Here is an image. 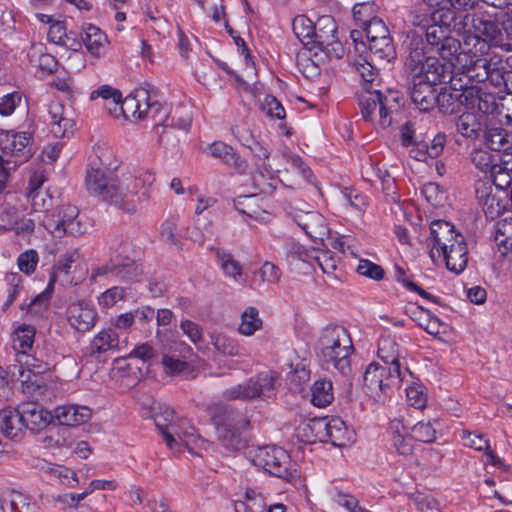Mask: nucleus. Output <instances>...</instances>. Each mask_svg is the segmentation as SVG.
<instances>
[{
	"label": "nucleus",
	"mask_w": 512,
	"mask_h": 512,
	"mask_svg": "<svg viewBox=\"0 0 512 512\" xmlns=\"http://www.w3.org/2000/svg\"><path fill=\"white\" fill-rule=\"evenodd\" d=\"M319 347L322 365L327 370L334 369L343 377L351 375L354 347L346 328L339 325L325 327L319 338Z\"/></svg>",
	"instance_id": "1"
},
{
	"label": "nucleus",
	"mask_w": 512,
	"mask_h": 512,
	"mask_svg": "<svg viewBox=\"0 0 512 512\" xmlns=\"http://www.w3.org/2000/svg\"><path fill=\"white\" fill-rule=\"evenodd\" d=\"M293 32L303 47L297 54L298 62L309 61L310 64H322L341 58L344 49L340 42L330 44L331 48L324 47L322 36L317 34L313 22L304 15L294 18Z\"/></svg>",
	"instance_id": "2"
},
{
	"label": "nucleus",
	"mask_w": 512,
	"mask_h": 512,
	"mask_svg": "<svg viewBox=\"0 0 512 512\" xmlns=\"http://www.w3.org/2000/svg\"><path fill=\"white\" fill-rule=\"evenodd\" d=\"M155 180V174L149 170H137L133 173L123 174L115 207L125 213L134 214L138 204L149 201Z\"/></svg>",
	"instance_id": "3"
},
{
	"label": "nucleus",
	"mask_w": 512,
	"mask_h": 512,
	"mask_svg": "<svg viewBox=\"0 0 512 512\" xmlns=\"http://www.w3.org/2000/svg\"><path fill=\"white\" fill-rule=\"evenodd\" d=\"M411 100L422 112L430 111L436 105L434 86L449 83L447 66H414Z\"/></svg>",
	"instance_id": "4"
},
{
	"label": "nucleus",
	"mask_w": 512,
	"mask_h": 512,
	"mask_svg": "<svg viewBox=\"0 0 512 512\" xmlns=\"http://www.w3.org/2000/svg\"><path fill=\"white\" fill-rule=\"evenodd\" d=\"M255 466L288 483L296 485L300 482V472L296 463L283 448L276 445L258 447L252 456Z\"/></svg>",
	"instance_id": "5"
},
{
	"label": "nucleus",
	"mask_w": 512,
	"mask_h": 512,
	"mask_svg": "<svg viewBox=\"0 0 512 512\" xmlns=\"http://www.w3.org/2000/svg\"><path fill=\"white\" fill-rule=\"evenodd\" d=\"M403 375L395 370H389L378 363H370L363 374V386L367 395L375 401H383L393 387L398 386Z\"/></svg>",
	"instance_id": "6"
},
{
	"label": "nucleus",
	"mask_w": 512,
	"mask_h": 512,
	"mask_svg": "<svg viewBox=\"0 0 512 512\" xmlns=\"http://www.w3.org/2000/svg\"><path fill=\"white\" fill-rule=\"evenodd\" d=\"M278 376L274 372H261L246 382L226 389L223 396L227 400H252L270 397L275 390Z\"/></svg>",
	"instance_id": "7"
},
{
	"label": "nucleus",
	"mask_w": 512,
	"mask_h": 512,
	"mask_svg": "<svg viewBox=\"0 0 512 512\" xmlns=\"http://www.w3.org/2000/svg\"><path fill=\"white\" fill-rule=\"evenodd\" d=\"M502 41V32L494 21L482 17H473L471 34L465 37L467 53L476 57L485 54L490 45H498Z\"/></svg>",
	"instance_id": "8"
},
{
	"label": "nucleus",
	"mask_w": 512,
	"mask_h": 512,
	"mask_svg": "<svg viewBox=\"0 0 512 512\" xmlns=\"http://www.w3.org/2000/svg\"><path fill=\"white\" fill-rule=\"evenodd\" d=\"M27 206L17 198L0 204V233L13 232L16 236L26 237L34 233L33 220L27 216Z\"/></svg>",
	"instance_id": "9"
},
{
	"label": "nucleus",
	"mask_w": 512,
	"mask_h": 512,
	"mask_svg": "<svg viewBox=\"0 0 512 512\" xmlns=\"http://www.w3.org/2000/svg\"><path fill=\"white\" fill-rule=\"evenodd\" d=\"M362 118L376 128L385 129L392 122L390 100L379 90L366 92L358 99Z\"/></svg>",
	"instance_id": "10"
},
{
	"label": "nucleus",
	"mask_w": 512,
	"mask_h": 512,
	"mask_svg": "<svg viewBox=\"0 0 512 512\" xmlns=\"http://www.w3.org/2000/svg\"><path fill=\"white\" fill-rule=\"evenodd\" d=\"M129 248L128 243H121V251L117 252L111 257L110 262L95 270L93 276L106 275L122 282H137L140 280L143 269L141 264L128 256H123V253Z\"/></svg>",
	"instance_id": "11"
},
{
	"label": "nucleus",
	"mask_w": 512,
	"mask_h": 512,
	"mask_svg": "<svg viewBox=\"0 0 512 512\" xmlns=\"http://www.w3.org/2000/svg\"><path fill=\"white\" fill-rule=\"evenodd\" d=\"M85 184L89 193L115 206V200H118L120 179L111 170L101 167L89 168Z\"/></svg>",
	"instance_id": "12"
},
{
	"label": "nucleus",
	"mask_w": 512,
	"mask_h": 512,
	"mask_svg": "<svg viewBox=\"0 0 512 512\" xmlns=\"http://www.w3.org/2000/svg\"><path fill=\"white\" fill-rule=\"evenodd\" d=\"M117 110L126 120H142L154 117L160 110V104L152 101L146 88H136L124 99L121 98Z\"/></svg>",
	"instance_id": "13"
},
{
	"label": "nucleus",
	"mask_w": 512,
	"mask_h": 512,
	"mask_svg": "<svg viewBox=\"0 0 512 512\" xmlns=\"http://www.w3.org/2000/svg\"><path fill=\"white\" fill-rule=\"evenodd\" d=\"M249 427L248 419L239 412H230L217 426V435L221 443L231 450L245 446V432Z\"/></svg>",
	"instance_id": "14"
},
{
	"label": "nucleus",
	"mask_w": 512,
	"mask_h": 512,
	"mask_svg": "<svg viewBox=\"0 0 512 512\" xmlns=\"http://www.w3.org/2000/svg\"><path fill=\"white\" fill-rule=\"evenodd\" d=\"M491 66H447L448 81L455 91L473 88L477 84L486 86Z\"/></svg>",
	"instance_id": "15"
},
{
	"label": "nucleus",
	"mask_w": 512,
	"mask_h": 512,
	"mask_svg": "<svg viewBox=\"0 0 512 512\" xmlns=\"http://www.w3.org/2000/svg\"><path fill=\"white\" fill-rule=\"evenodd\" d=\"M464 236L455 230L454 225L445 220H434L430 225V240L432 248L430 256L434 260L440 258L457 241H462Z\"/></svg>",
	"instance_id": "16"
},
{
	"label": "nucleus",
	"mask_w": 512,
	"mask_h": 512,
	"mask_svg": "<svg viewBox=\"0 0 512 512\" xmlns=\"http://www.w3.org/2000/svg\"><path fill=\"white\" fill-rule=\"evenodd\" d=\"M143 416L153 418L169 449H177L178 442L171 430L177 424L178 418L176 419L175 411L169 405L154 401Z\"/></svg>",
	"instance_id": "17"
},
{
	"label": "nucleus",
	"mask_w": 512,
	"mask_h": 512,
	"mask_svg": "<svg viewBox=\"0 0 512 512\" xmlns=\"http://www.w3.org/2000/svg\"><path fill=\"white\" fill-rule=\"evenodd\" d=\"M48 368V364L42 359L37 358L30 352H26L18 353L14 363L8 366V371L12 379L25 384L29 382L33 383L32 378L44 373Z\"/></svg>",
	"instance_id": "18"
},
{
	"label": "nucleus",
	"mask_w": 512,
	"mask_h": 512,
	"mask_svg": "<svg viewBox=\"0 0 512 512\" xmlns=\"http://www.w3.org/2000/svg\"><path fill=\"white\" fill-rule=\"evenodd\" d=\"M1 146L4 153L15 157V163H22L33 154L32 134L26 131H7L1 139Z\"/></svg>",
	"instance_id": "19"
},
{
	"label": "nucleus",
	"mask_w": 512,
	"mask_h": 512,
	"mask_svg": "<svg viewBox=\"0 0 512 512\" xmlns=\"http://www.w3.org/2000/svg\"><path fill=\"white\" fill-rule=\"evenodd\" d=\"M95 308L85 301L71 303L66 309V319L72 329L85 333L90 331L97 322Z\"/></svg>",
	"instance_id": "20"
},
{
	"label": "nucleus",
	"mask_w": 512,
	"mask_h": 512,
	"mask_svg": "<svg viewBox=\"0 0 512 512\" xmlns=\"http://www.w3.org/2000/svg\"><path fill=\"white\" fill-rule=\"evenodd\" d=\"M24 428L37 434L52 421L53 415L36 403H26L20 407Z\"/></svg>",
	"instance_id": "21"
},
{
	"label": "nucleus",
	"mask_w": 512,
	"mask_h": 512,
	"mask_svg": "<svg viewBox=\"0 0 512 512\" xmlns=\"http://www.w3.org/2000/svg\"><path fill=\"white\" fill-rule=\"evenodd\" d=\"M324 426L322 442H329L336 447H346L354 442V432L340 418H324Z\"/></svg>",
	"instance_id": "22"
},
{
	"label": "nucleus",
	"mask_w": 512,
	"mask_h": 512,
	"mask_svg": "<svg viewBox=\"0 0 512 512\" xmlns=\"http://www.w3.org/2000/svg\"><path fill=\"white\" fill-rule=\"evenodd\" d=\"M26 294L24 280L21 275L16 272L5 274L4 284L0 290L3 311H7L16 300L26 297Z\"/></svg>",
	"instance_id": "23"
},
{
	"label": "nucleus",
	"mask_w": 512,
	"mask_h": 512,
	"mask_svg": "<svg viewBox=\"0 0 512 512\" xmlns=\"http://www.w3.org/2000/svg\"><path fill=\"white\" fill-rule=\"evenodd\" d=\"M92 416V410L88 406L67 404L54 410V417L63 427L78 426L86 423Z\"/></svg>",
	"instance_id": "24"
},
{
	"label": "nucleus",
	"mask_w": 512,
	"mask_h": 512,
	"mask_svg": "<svg viewBox=\"0 0 512 512\" xmlns=\"http://www.w3.org/2000/svg\"><path fill=\"white\" fill-rule=\"evenodd\" d=\"M51 132L57 138L68 137L73 134L75 122L65 115V106L59 102H52L48 108Z\"/></svg>",
	"instance_id": "25"
},
{
	"label": "nucleus",
	"mask_w": 512,
	"mask_h": 512,
	"mask_svg": "<svg viewBox=\"0 0 512 512\" xmlns=\"http://www.w3.org/2000/svg\"><path fill=\"white\" fill-rule=\"evenodd\" d=\"M476 196L487 218L495 219L503 211L500 200L493 195V188L489 181H478L475 186Z\"/></svg>",
	"instance_id": "26"
},
{
	"label": "nucleus",
	"mask_w": 512,
	"mask_h": 512,
	"mask_svg": "<svg viewBox=\"0 0 512 512\" xmlns=\"http://www.w3.org/2000/svg\"><path fill=\"white\" fill-rule=\"evenodd\" d=\"M377 354L389 370H395L397 367V373L403 375L401 360L404 358L398 343L393 338L389 336L381 337L378 342Z\"/></svg>",
	"instance_id": "27"
},
{
	"label": "nucleus",
	"mask_w": 512,
	"mask_h": 512,
	"mask_svg": "<svg viewBox=\"0 0 512 512\" xmlns=\"http://www.w3.org/2000/svg\"><path fill=\"white\" fill-rule=\"evenodd\" d=\"M215 256L217 264L225 277L230 278L237 284L243 285L246 283L242 265L230 252L223 249H216Z\"/></svg>",
	"instance_id": "28"
},
{
	"label": "nucleus",
	"mask_w": 512,
	"mask_h": 512,
	"mask_svg": "<svg viewBox=\"0 0 512 512\" xmlns=\"http://www.w3.org/2000/svg\"><path fill=\"white\" fill-rule=\"evenodd\" d=\"M25 202L29 203L30 208L27 209V216L29 219L33 220V227L36 228L37 220H40L39 217L49 212L52 207V197L48 194L47 191H31L26 192L24 195Z\"/></svg>",
	"instance_id": "29"
},
{
	"label": "nucleus",
	"mask_w": 512,
	"mask_h": 512,
	"mask_svg": "<svg viewBox=\"0 0 512 512\" xmlns=\"http://www.w3.org/2000/svg\"><path fill=\"white\" fill-rule=\"evenodd\" d=\"M445 261L447 269L455 274H460L464 271L468 263V249L465 238L462 241H457L451 248L447 249L446 253H442L441 257Z\"/></svg>",
	"instance_id": "30"
},
{
	"label": "nucleus",
	"mask_w": 512,
	"mask_h": 512,
	"mask_svg": "<svg viewBox=\"0 0 512 512\" xmlns=\"http://www.w3.org/2000/svg\"><path fill=\"white\" fill-rule=\"evenodd\" d=\"M36 76L39 79H46L48 84L57 89L60 92L70 94L72 79L69 75V72L63 66H55V68L45 69L44 66H41L37 71Z\"/></svg>",
	"instance_id": "31"
},
{
	"label": "nucleus",
	"mask_w": 512,
	"mask_h": 512,
	"mask_svg": "<svg viewBox=\"0 0 512 512\" xmlns=\"http://www.w3.org/2000/svg\"><path fill=\"white\" fill-rule=\"evenodd\" d=\"M293 220L311 238H318L325 229L323 216L314 211L297 212Z\"/></svg>",
	"instance_id": "32"
},
{
	"label": "nucleus",
	"mask_w": 512,
	"mask_h": 512,
	"mask_svg": "<svg viewBox=\"0 0 512 512\" xmlns=\"http://www.w3.org/2000/svg\"><path fill=\"white\" fill-rule=\"evenodd\" d=\"M463 445L476 451H485L493 465L502 464V460L490 449V442L487 436L477 431L463 430L461 432Z\"/></svg>",
	"instance_id": "33"
},
{
	"label": "nucleus",
	"mask_w": 512,
	"mask_h": 512,
	"mask_svg": "<svg viewBox=\"0 0 512 512\" xmlns=\"http://www.w3.org/2000/svg\"><path fill=\"white\" fill-rule=\"evenodd\" d=\"M483 137L485 145L491 151H503L508 154V151L512 149V135H510L504 128H487Z\"/></svg>",
	"instance_id": "34"
},
{
	"label": "nucleus",
	"mask_w": 512,
	"mask_h": 512,
	"mask_svg": "<svg viewBox=\"0 0 512 512\" xmlns=\"http://www.w3.org/2000/svg\"><path fill=\"white\" fill-rule=\"evenodd\" d=\"M324 418H314L302 421L296 428V436L304 443L322 442Z\"/></svg>",
	"instance_id": "35"
},
{
	"label": "nucleus",
	"mask_w": 512,
	"mask_h": 512,
	"mask_svg": "<svg viewBox=\"0 0 512 512\" xmlns=\"http://www.w3.org/2000/svg\"><path fill=\"white\" fill-rule=\"evenodd\" d=\"M118 346L119 336L117 332L113 329H104L93 337L89 345V351L91 355L102 354L116 350Z\"/></svg>",
	"instance_id": "36"
},
{
	"label": "nucleus",
	"mask_w": 512,
	"mask_h": 512,
	"mask_svg": "<svg viewBox=\"0 0 512 512\" xmlns=\"http://www.w3.org/2000/svg\"><path fill=\"white\" fill-rule=\"evenodd\" d=\"M369 50L371 55H373L371 61H386L390 63L396 58V51L391 43L390 35L377 38L374 42L369 43ZM363 61V64H370L368 58H364Z\"/></svg>",
	"instance_id": "37"
},
{
	"label": "nucleus",
	"mask_w": 512,
	"mask_h": 512,
	"mask_svg": "<svg viewBox=\"0 0 512 512\" xmlns=\"http://www.w3.org/2000/svg\"><path fill=\"white\" fill-rule=\"evenodd\" d=\"M35 334V328L27 324H22L14 330L12 334V348L15 352V357L18 356V353L32 351Z\"/></svg>",
	"instance_id": "38"
},
{
	"label": "nucleus",
	"mask_w": 512,
	"mask_h": 512,
	"mask_svg": "<svg viewBox=\"0 0 512 512\" xmlns=\"http://www.w3.org/2000/svg\"><path fill=\"white\" fill-rule=\"evenodd\" d=\"M50 297L46 293H40L32 298L24 297L19 309L26 317L35 319L43 317L49 308Z\"/></svg>",
	"instance_id": "39"
},
{
	"label": "nucleus",
	"mask_w": 512,
	"mask_h": 512,
	"mask_svg": "<svg viewBox=\"0 0 512 512\" xmlns=\"http://www.w3.org/2000/svg\"><path fill=\"white\" fill-rule=\"evenodd\" d=\"M267 501L259 489L247 488L244 500L235 504L236 512H266Z\"/></svg>",
	"instance_id": "40"
},
{
	"label": "nucleus",
	"mask_w": 512,
	"mask_h": 512,
	"mask_svg": "<svg viewBox=\"0 0 512 512\" xmlns=\"http://www.w3.org/2000/svg\"><path fill=\"white\" fill-rule=\"evenodd\" d=\"M24 428L20 409L4 410L0 418L1 432L10 439L20 436Z\"/></svg>",
	"instance_id": "41"
},
{
	"label": "nucleus",
	"mask_w": 512,
	"mask_h": 512,
	"mask_svg": "<svg viewBox=\"0 0 512 512\" xmlns=\"http://www.w3.org/2000/svg\"><path fill=\"white\" fill-rule=\"evenodd\" d=\"M222 67L233 78L237 88L243 91H251L252 86L257 82L258 73L256 66H240V69L237 71H234L229 66Z\"/></svg>",
	"instance_id": "42"
},
{
	"label": "nucleus",
	"mask_w": 512,
	"mask_h": 512,
	"mask_svg": "<svg viewBox=\"0 0 512 512\" xmlns=\"http://www.w3.org/2000/svg\"><path fill=\"white\" fill-rule=\"evenodd\" d=\"M262 326L263 321L259 316V311L255 307L250 306L241 313L237 330L239 334L249 337L261 330Z\"/></svg>",
	"instance_id": "43"
},
{
	"label": "nucleus",
	"mask_w": 512,
	"mask_h": 512,
	"mask_svg": "<svg viewBox=\"0 0 512 512\" xmlns=\"http://www.w3.org/2000/svg\"><path fill=\"white\" fill-rule=\"evenodd\" d=\"M84 32L85 37L83 38V41L87 50L95 56L101 55L108 43L105 34L98 27L92 24H87L84 28Z\"/></svg>",
	"instance_id": "44"
},
{
	"label": "nucleus",
	"mask_w": 512,
	"mask_h": 512,
	"mask_svg": "<svg viewBox=\"0 0 512 512\" xmlns=\"http://www.w3.org/2000/svg\"><path fill=\"white\" fill-rule=\"evenodd\" d=\"M455 125L457 132L469 139H477L482 131L480 120L471 112L462 113L457 118Z\"/></svg>",
	"instance_id": "45"
},
{
	"label": "nucleus",
	"mask_w": 512,
	"mask_h": 512,
	"mask_svg": "<svg viewBox=\"0 0 512 512\" xmlns=\"http://www.w3.org/2000/svg\"><path fill=\"white\" fill-rule=\"evenodd\" d=\"M210 342L216 351L225 356H241L242 348L238 341L223 333H211Z\"/></svg>",
	"instance_id": "46"
},
{
	"label": "nucleus",
	"mask_w": 512,
	"mask_h": 512,
	"mask_svg": "<svg viewBox=\"0 0 512 512\" xmlns=\"http://www.w3.org/2000/svg\"><path fill=\"white\" fill-rule=\"evenodd\" d=\"M471 162L474 166L485 175V178L493 172L499 164V157L485 149H473L470 154Z\"/></svg>",
	"instance_id": "47"
},
{
	"label": "nucleus",
	"mask_w": 512,
	"mask_h": 512,
	"mask_svg": "<svg viewBox=\"0 0 512 512\" xmlns=\"http://www.w3.org/2000/svg\"><path fill=\"white\" fill-rule=\"evenodd\" d=\"M276 172L269 164L263 163V170L254 175V186L259 189L261 194H273L277 187Z\"/></svg>",
	"instance_id": "48"
},
{
	"label": "nucleus",
	"mask_w": 512,
	"mask_h": 512,
	"mask_svg": "<svg viewBox=\"0 0 512 512\" xmlns=\"http://www.w3.org/2000/svg\"><path fill=\"white\" fill-rule=\"evenodd\" d=\"M334 399L333 385L328 379H319L311 387V402L317 407H325Z\"/></svg>",
	"instance_id": "49"
},
{
	"label": "nucleus",
	"mask_w": 512,
	"mask_h": 512,
	"mask_svg": "<svg viewBox=\"0 0 512 512\" xmlns=\"http://www.w3.org/2000/svg\"><path fill=\"white\" fill-rule=\"evenodd\" d=\"M372 175L381 182L382 191L386 195L395 193V180L386 169L370 164L362 171V176L367 181L373 182L374 179L372 178Z\"/></svg>",
	"instance_id": "50"
},
{
	"label": "nucleus",
	"mask_w": 512,
	"mask_h": 512,
	"mask_svg": "<svg viewBox=\"0 0 512 512\" xmlns=\"http://www.w3.org/2000/svg\"><path fill=\"white\" fill-rule=\"evenodd\" d=\"M204 152L227 165H236L239 159L234 149L222 141H215L209 144L204 149Z\"/></svg>",
	"instance_id": "51"
},
{
	"label": "nucleus",
	"mask_w": 512,
	"mask_h": 512,
	"mask_svg": "<svg viewBox=\"0 0 512 512\" xmlns=\"http://www.w3.org/2000/svg\"><path fill=\"white\" fill-rule=\"evenodd\" d=\"M171 432L178 442L177 449H171L174 452H180L182 444L188 446L194 443L197 438L195 428L185 419H178L177 424L172 426Z\"/></svg>",
	"instance_id": "52"
},
{
	"label": "nucleus",
	"mask_w": 512,
	"mask_h": 512,
	"mask_svg": "<svg viewBox=\"0 0 512 512\" xmlns=\"http://www.w3.org/2000/svg\"><path fill=\"white\" fill-rule=\"evenodd\" d=\"M47 38L50 42L67 46L74 47L76 45L79 46V43L75 38L71 36V33L67 32L66 26L62 21H55L49 26V30L47 32Z\"/></svg>",
	"instance_id": "53"
},
{
	"label": "nucleus",
	"mask_w": 512,
	"mask_h": 512,
	"mask_svg": "<svg viewBox=\"0 0 512 512\" xmlns=\"http://www.w3.org/2000/svg\"><path fill=\"white\" fill-rule=\"evenodd\" d=\"M234 207L239 213L253 219H259L265 210L258 204L257 195H241L234 200Z\"/></svg>",
	"instance_id": "54"
},
{
	"label": "nucleus",
	"mask_w": 512,
	"mask_h": 512,
	"mask_svg": "<svg viewBox=\"0 0 512 512\" xmlns=\"http://www.w3.org/2000/svg\"><path fill=\"white\" fill-rule=\"evenodd\" d=\"M435 424L437 420L433 421H419L412 428V438L423 443H432L437 439V430Z\"/></svg>",
	"instance_id": "55"
},
{
	"label": "nucleus",
	"mask_w": 512,
	"mask_h": 512,
	"mask_svg": "<svg viewBox=\"0 0 512 512\" xmlns=\"http://www.w3.org/2000/svg\"><path fill=\"white\" fill-rule=\"evenodd\" d=\"M356 73L360 77V84L365 92L374 86H378L381 82L380 71L376 66H354Z\"/></svg>",
	"instance_id": "56"
},
{
	"label": "nucleus",
	"mask_w": 512,
	"mask_h": 512,
	"mask_svg": "<svg viewBox=\"0 0 512 512\" xmlns=\"http://www.w3.org/2000/svg\"><path fill=\"white\" fill-rule=\"evenodd\" d=\"M500 96H496L492 92L483 91L482 88L477 89L475 105L483 114L496 115L498 109V101Z\"/></svg>",
	"instance_id": "57"
},
{
	"label": "nucleus",
	"mask_w": 512,
	"mask_h": 512,
	"mask_svg": "<svg viewBox=\"0 0 512 512\" xmlns=\"http://www.w3.org/2000/svg\"><path fill=\"white\" fill-rule=\"evenodd\" d=\"M352 12L356 25L361 29L377 18L375 5L369 2L354 5Z\"/></svg>",
	"instance_id": "58"
},
{
	"label": "nucleus",
	"mask_w": 512,
	"mask_h": 512,
	"mask_svg": "<svg viewBox=\"0 0 512 512\" xmlns=\"http://www.w3.org/2000/svg\"><path fill=\"white\" fill-rule=\"evenodd\" d=\"M10 507L12 512H40L37 502L21 492L11 494Z\"/></svg>",
	"instance_id": "59"
},
{
	"label": "nucleus",
	"mask_w": 512,
	"mask_h": 512,
	"mask_svg": "<svg viewBox=\"0 0 512 512\" xmlns=\"http://www.w3.org/2000/svg\"><path fill=\"white\" fill-rule=\"evenodd\" d=\"M122 94L118 89L111 87L110 85H102L97 89L93 90L90 93L89 99L91 101L96 100L98 98H102L105 101L111 100V103L114 105V113L115 116L118 117L117 107L121 102Z\"/></svg>",
	"instance_id": "60"
},
{
	"label": "nucleus",
	"mask_w": 512,
	"mask_h": 512,
	"mask_svg": "<svg viewBox=\"0 0 512 512\" xmlns=\"http://www.w3.org/2000/svg\"><path fill=\"white\" fill-rule=\"evenodd\" d=\"M37 220V225L43 226L52 236L56 238L63 237L64 229L60 226L59 210L57 212L49 210Z\"/></svg>",
	"instance_id": "61"
},
{
	"label": "nucleus",
	"mask_w": 512,
	"mask_h": 512,
	"mask_svg": "<svg viewBox=\"0 0 512 512\" xmlns=\"http://www.w3.org/2000/svg\"><path fill=\"white\" fill-rule=\"evenodd\" d=\"M484 181H489L492 187L495 186L499 190H506L512 186V175L498 164Z\"/></svg>",
	"instance_id": "62"
},
{
	"label": "nucleus",
	"mask_w": 512,
	"mask_h": 512,
	"mask_svg": "<svg viewBox=\"0 0 512 512\" xmlns=\"http://www.w3.org/2000/svg\"><path fill=\"white\" fill-rule=\"evenodd\" d=\"M436 106L443 114H453L459 111L461 104L456 96L452 93L442 90L436 95Z\"/></svg>",
	"instance_id": "63"
},
{
	"label": "nucleus",
	"mask_w": 512,
	"mask_h": 512,
	"mask_svg": "<svg viewBox=\"0 0 512 512\" xmlns=\"http://www.w3.org/2000/svg\"><path fill=\"white\" fill-rule=\"evenodd\" d=\"M489 77L487 78L486 86H493L495 88H508V82L512 78V70L505 71L503 67L491 66L488 70Z\"/></svg>",
	"instance_id": "64"
}]
</instances>
